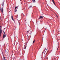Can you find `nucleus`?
<instances>
[{"label":"nucleus","instance_id":"20e7f679","mask_svg":"<svg viewBox=\"0 0 60 60\" xmlns=\"http://www.w3.org/2000/svg\"><path fill=\"white\" fill-rule=\"evenodd\" d=\"M43 16H40V18H39V19H43Z\"/></svg>","mask_w":60,"mask_h":60},{"label":"nucleus","instance_id":"1a4fd4ad","mask_svg":"<svg viewBox=\"0 0 60 60\" xmlns=\"http://www.w3.org/2000/svg\"><path fill=\"white\" fill-rule=\"evenodd\" d=\"M42 54H44V55H45V51H43L42 52Z\"/></svg>","mask_w":60,"mask_h":60},{"label":"nucleus","instance_id":"6ab92c4d","mask_svg":"<svg viewBox=\"0 0 60 60\" xmlns=\"http://www.w3.org/2000/svg\"><path fill=\"white\" fill-rule=\"evenodd\" d=\"M16 11H17V10H16L15 11V12H16Z\"/></svg>","mask_w":60,"mask_h":60},{"label":"nucleus","instance_id":"a211bd4d","mask_svg":"<svg viewBox=\"0 0 60 60\" xmlns=\"http://www.w3.org/2000/svg\"><path fill=\"white\" fill-rule=\"evenodd\" d=\"M45 56H46V54H45Z\"/></svg>","mask_w":60,"mask_h":60},{"label":"nucleus","instance_id":"f257e3e1","mask_svg":"<svg viewBox=\"0 0 60 60\" xmlns=\"http://www.w3.org/2000/svg\"><path fill=\"white\" fill-rule=\"evenodd\" d=\"M2 28H1V26H0V37L1 35V34H2Z\"/></svg>","mask_w":60,"mask_h":60},{"label":"nucleus","instance_id":"dca6fc26","mask_svg":"<svg viewBox=\"0 0 60 60\" xmlns=\"http://www.w3.org/2000/svg\"><path fill=\"white\" fill-rule=\"evenodd\" d=\"M17 8V7H16L15 8V9H16V8Z\"/></svg>","mask_w":60,"mask_h":60},{"label":"nucleus","instance_id":"aec40b11","mask_svg":"<svg viewBox=\"0 0 60 60\" xmlns=\"http://www.w3.org/2000/svg\"><path fill=\"white\" fill-rule=\"evenodd\" d=\"M2 53L3 54V52H2Z\"/></svg>","mask_w":60,"mask_h":60},{"label":"nucleus","instance_id":"39448f33","mask_svg":"<svg viewBox=\"0 0 60 60\" xmlns=\"http://www.w3.org/2000/svg\"><path fill=\"white\" fill-rule=\"evenodd\" d=\"M52 2H53V4H55V2H54V0H52Z\"/></svg>","mask_w":60,"mask_h":60},{"label":"nucleus","instance_id":"0eeeda50","mask_svg":"<svg viewBox=\"0 0 60 60\" xmlns=\"http://www.w3.org/2000/svg\"><path fill=\"white\" fill-rule=\"evenodd\" d=\"M45 51H48V49H46V48H45Z\"/></svg>","mask_w":60,"mask_h":60},{"label":"nucleus","instance_id":"ddd939ff","mask_svg":"<svg viewBox=\"0 0 60 60\" xmlns=\"http://www.w3.org/2000/svg\"><path fill=\"white\" fill-rule=\"evenodd\" d=\"M32 6H30L29 7V8H32Z\"/></svg>","mask_w":60,"mask_h":60},{"label":"nucleus","instance_id":"f3484780","mask_svg":"<svg viewBox=\"0 0 60 60\" xmlns=\"http://www.w3.org/2000/svg\"><path fill=\"white\" fill-rule=\"evenodd\" d=\"M56 16L57 17H58V16H57V15H56Z\"/></svg>","mask_w":60,"mask_h":60},{"label":"nucleus","instance_id":"4468645a","mask_svg":"<svg viewBox=\"0 0 60 60\" xmlns=\"http://www.w3.org/2000/svg\"><path fill=\"white\" fill-rule=\"evenodd\" d=\"M26 46L24 48V49H26Z\"/></svg>","mask_w":60,"mask_h":60},{"label":"nucleus","instance_id":"f8f14e48","mask_svg":"<svg viewBox=\"0 0 60 60\" xmlns=\"http://www.w3.org/2000/svg\"><path fill=\"white\" fill-rule=\"evenodd\" d=\"M33 1L34 2H35V0H33Z\"/></svg>","mask_w":60,"mask_h":60},{"label":"nucleus","instance_id":"9b49d317","mask_svg":"<svg viewBox=\"0 0 60 60\" xmlns=\"http://www.w3.org/2000/svg\"><path fill=\"white\" fill-rule=\"evenodd\" d=\"M4 2H3V4H2V6H3V7H4Z\"/></svg>","mask_w":60,"mask_h":60},{"label":"nucleus","instance_id":"2eb2a0df","mask_svg":"<svg viewBox=\"0 0 60 60\" xmlns=\"http://www.w3.org/2000/svg\"><path fill=\"white\" fill-rule=\"evenodd\" d=\"M29 32V31H27V33H28V32Z\"/></svg>","mask_w":60,"mask_h":60},{"label":"nucleus","instance_id":"423d86ee","mask_svg":"<svg viewBox=\"0 0 60 60\" xmlns=\"http://www.w3.org/2000/svg\"><path fill=\"white\" fill-rule=\"evenodd\" d=\"M11 18L12 19V20L14 21V19H13V16H12V15Z\"/></svg>","mask_w":60,"mask_h":60},{"label":"nucleus","instance_id":"6e6552de","mask_svg":"<svg viewBox=\"0 0 60 60\" xmlns=\"http://www.w3.org/2000/svg\"><path fill=\"white\" fill-rule=\"evenodd\" d=\"M35 42V40L34 39V41L33 42V44H34V43Z\"/></svg>","mask_w":60,"mask_h":60},{"label":"nucleus","instance_id":"f03ea898","mask_svg":"<svg viewBox=\"0 0 60 60\" xmlns=\"http://www.w3.org/2000/svg\"><path fill=\"white\" fill-rule=\"evenodd\" d=\"M3 32L4 33V34L3 36V38H5V37H6V35H5V32H4V31Z\"/></svg>","mask_w":60,"mask_h":60},{"label":"nucleus","instance_id":"7ed1b4c3","mask_svg":"<svg viewBox=\"0 0 60 60\" xmlns=\"http://www.w3.org/2000/svg\"><path fill=\"white\" fill-rule=\"evenodd\" d=\"M0 11H1L2 13H3V12L4 11L3 10H4V9H3V8H1L0 9Z\"/></svg>","mask_w":60,"mask_h":60},{"label":"nucleus","instance_id":"9d476101","mask_svg":"<svg viewBox=\"0 0 60 60\" xmlns=\"http://www.w3.org/2000/svg\"><path fill=\"white\" fill-rule=\"evenodd\" d=\"M3 58H4L3 60H5V57H4V56Z\"/></svg>","mask_w":60,"mask_h":60}]
</instances>
